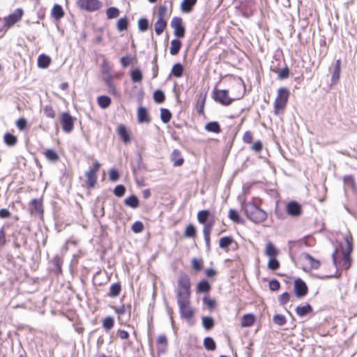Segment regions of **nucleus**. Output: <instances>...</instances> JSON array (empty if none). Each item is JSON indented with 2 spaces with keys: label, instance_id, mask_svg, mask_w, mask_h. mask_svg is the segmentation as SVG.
Returning <instances> with one entry per match:
<instances>
[{
  "label": "nucleus",
  "instance_id": "27",
  "mask_svg": "<svg viewBox=\"0 0 357 357\" xmlns=\"http://www.w3.org/2000/svg\"><path fill=\"white\" fill-rule=\"evenodd\" d=\"M124 203L132 208H136L139 206V199L137 196L131 195L124 200Z\"/></svg>",
  "mask_w": 357,
  "mask_h": 357
},
{
  "label": "nucleus",
  "instance_id": "52",
  "mask_svg": "<svg viewBox=\"0 0 357 357\" xmlns=\"http://www.w3.org/2000/svg\"><path fill=\"white\" fill-rule=\"evenodd\" d=\"M203 302L205 305L210 310H213L215 307V301L214 299H211L208 296H204L203 298Z\"/></svg>",
  "mask_w": 357,
  "mask_h": 357
},
{
  "label": "nucleus",
  "instance_id": "58",
  "mask_svg": "<svg viewBox=\"0 0 357 357\" xmlns=\"http://www.w3.org/2000/svg\"><path fill=\"white\" fill-rule=\"evenodd\" d=\"M268 286H269L270 290H271L273 291H278L280 287V282L277 280H275V279H273L269 282Z\"/></svg>",
  "mask_w": 357,
  "mask_h": 357
},
{
  "label": "nucleus",
  "instance_id": "17",
  "mask_svg": "<svg viewBox=\"0 0 357 357\" xmlns=\"http://www.w3.org/2000/svg\"><path fill=\"white\" fill-rule=\"evenodd\" d=\"M340 69H341V61L340 59L336 60L331 77V84H335L340 77Z\"/></svg>",
  "mask_w": 357,
  "mask_h": 357
},
{
  "label": "nucleus",
  "instance_id": "64",
  "mask_svg": "<svg viewBox=\"0 0 357 357\" xmlns=\"http://www.w3.org/2000/svg\"><path fill=\"white\" fill-rule=\"evenodd\" d=\"M117 336L121 340H126L129 337V333L126 331L119 329L117 331Z\"/></svg>",
  "mask_w": 357,
  "mask_h": 357
},
{
  "label": "nucleus",
  "instance_id": "14",
  "mask_svg": "<svg viewBox=\"0 0 357 357\" xmlns=\"http://www.w3.org/2000/svg\"><path fill=\"white\" fill-rule=\"evenodd\" d=\"M302 259L306 263V264L309 265V267L311 269H317L320 266V261L314 257H312L310 254L308 253H303L302 254Z\"/></svg>",
  "mask_w": 357,
  "mask_h": 357
},
{
  "label": "nucleus",
  "instance_id": "59",
  "mask_svg": "<svg viewBox=\"0 0 357 357\" xmlns=\"http://www.w3.org/2000/svg\"><path fill=\"white\" fill-rule=\"evenodd\" d=\"M27 125L26 120L24 118H20L16 122V126L20 130H24Z\"/></svg>",
  "mask_w": 357,
  "mask_h": 357
},
{
  "label": "nucleus",
  "instance_id": "39",
  "mask_svg": "<svg viewBox=\"0 0 357 357\" xmlns=\"http://www.w3.org/2000/svg\"><path fill=\"white\" fill-rule=\"evenodd\" d=\"M211 289V285L206 280H202L197 284L198 292H208Z\"/></svg>",
  "mask_w": 357,
  "mask_h": 357
},
{
  "label": "nucleus",
  "instance_id": "45",
  "mask_svg": "<svg viewBox=\"0 0 357 357\" xmlns=\"http://www.w3.org/2000/svg\"><path fill=\"white\" fill-rule=\"evenodd\" d=\"M196 228L192 225H188L185 230L184 236L187 238H194L196 235Z\"/></svg>",
  "mask_w": 357,
  "mask_h": 357
},
{
  "label": "nucleus",
  "instance_id": "16",
  "mask_svg": "<svg viewBox=\"0 0 357 357\" xmlns=\"http://www.w3.org/2000/svg\"><path fill=\"white\" fill-rule=\"evenodd\" d=\"M287 211L291 216H298L301 213V205L296 202H290L287 206Z\"/></svg>",
  "mask_w": 357,
  "mask_h": 357
},
{
  "label": "nucleus",
  "instance_id": "43",
  "mask_svg": "<svg viewBox=\"0 0 357 357\" xmlns=\"http://www.w3.org/2000/svg\"><path fill=\"white\" fill-rule=\"evenodd\" d=\"M202 325L205 329L210 330L214 326V321L212 317H202Z\"/></svg>",
  "mask_w": 357,
  "mask_h": 357
},
{
  "label": "nucleus",
  "instance_id": "12",
  "mask_svg": "<svg viewBox=\"0 0 357 357\" xmlns=\"http://www.w3.org/2000/svg\"><path fill=\"white\" fill-rule=\"evenodd\" d=\"M23 10L20 8L17 9L14 13L4 18V26L10 28L22 17Z\"/></svg>",
  "mask_w": 357,
  "mask_h": 357
},
{
  "label": "nucleus",
  "instance_id": "24",
  "mask_svg": "<svg viewBox=\"0 0 357 357\" xmlns=\"http://www.w3.org/2000/svg\"><path fill=\"white\" fill-rule=\"evenodd\" d=\"M118 134L125 143H129L130 142V135L123 125H121L118 128Z\"/></svg>",
  "mask_w": 357,
  "mask_h": 357
},
{
  "label": "nucleus",
  "instance_id": "5",
  "mask_svg": "<svg viewBox=\"0 0 357 357\" xmlns=\"http://www.w3.org/2000/svg\"><path fill=\"white\" fill-rule=\"evenodd\" d=\"M167 10L166 6H161L159 8L158 19L154 24L155 31L158 36L161 35L167 26V20L165 19Z\"/></svg>",
  "mask_w": 357,
  "mask_h": 357
},
{
  "label": "nucleus",
  "instance_id": "37",
  "mask_svg": "<svg viewBox=\"0 0 357 357\" xmlns=\"http://www.w3.org/2000/svg\"><path fill=\"white\" fill-rule=\"evenodd\" d=\"M209 211L208 210H202V211H200L198 212L197 213V220H198V222L200 223V224H204L208 216H209Z\"/></svg>",
  "mask_w": 357,
  "mask_h": 357
},
{
  "label": "nucleus",
  "instance_id": "36",
  "mask_svg": "<svg viewBox=\"0 0 357 357\" xmlns=\"http://www.w3.org/2000/svg\"><path fill=\"white\" fill-rule=\"evenodd\" d=\"M46 158L52 162H56L59 160V155L56 151L52 149H47L45 151Z\"/></svg>",
  "mask_w": 357,
  "mask_h": 357
},
{
  "label": "nucleus",
  "instance_id": "25",
  "mask_svg": "<svg viewBox=\"0 0 357 357\" xmlns=\"http://www.w3.org/2000/svg\"><path fill=\"white\" fill-rule=\"evenodd\" d=\"M51 61L50 57L45 54H40L38 58V66L41 68H46L48 67Z\"/></svg>",
  "mask_w": 357,
  "mask_h": 357
},
{
  "label": "nucleus",
  "instance_id": "21",
  "mask_svg": "<svg viewBox=\"0 0 357 357\" xmlns=\"http://www.w3.org/2000/svg\"><path fill=\"white\" fill-rule=\"evenodd\" d=\"M171 160L174 162L175 167H178L183 165V159L181 157V153L178 149H174L171 155Z\"/></svg>",
  "mask_w": 357,
  "mask_h": 357
},
{
  "label": "nucleus",
  "instance_id": "9",
  "mask_svg": "<svg viewBox=\"0 0 357 357\" xmlns=\"http://www.w3.org/2000/svg\"><path fill=\"white\" fill-rule=\"evenodd\" d=\"M77 4L82 9L87 11L97 10L102 6V3L98 0H78Z\"/></svg>",
  "mask_w": 357,
  "mask_h": 357
},
{
  "label": "nucleus",
  "instance_id": "33",
  "mask_svg": "<svg viewBox=\"0 0 357 357\" xmlns=\"http://www.w3.org/2000/svg\"><path fill=\"white\" fill-rule=\"evenodd\" d=\"M114 325V320L113 317L108 316L105 317L102 322V327L106 331H110Z\"/></svg>",
  "mask_w": 357,
  "mask_h": 357
},
{
  "label": "nucleus",
  "instance_id": "30",
  "mask_svg": "<svg viewBox=\"0 0 357 357\" xmlns=\"http://www.w3.org/2000/svg\"><path fill=\"white\" fill-rule=\"evenodd\" d=\"M205 129L208 132L214 133H219L221 131L220 126L216 121H211L208 123L205 126Z\"/></svg>",
  "mask_w": 357,
  "mask_h": 357
},
{
  "label": "nucleus",
  "instance_id": "51",
  "mask_svg": "<svg viewBox=\"0 0 357 357\" xmlns=\"http://www.w3.org/2000/svg\"><path fill=\"white\" fill-rule=\"evenodd\" d=\"M280 266V263L277 260L276 257L270 258L268 262V267L271 270L275 271L277 270Z\"/></svg>",
  "mask_w": 357,
  "mask_h": 357
},
{
  "label": "nucleus",
  "instance_id": "1",
  "mask_svg": "<svg viewBox=\"0 0 357 357\" xmlns=\"http://www.w3.org/2000/svg\"><path fill=\"white\" fill-rule=\"evenodd\" d=\"M353 250V238L350 233L345 234L344 241L340 245V251L335 249L333 253V262L335 266L347 270L351 264L350 254Z\"/></svg>",
  "mask_w": 357,
  "mask_h": 357
},
{
  "label": "nucleus",
  "instance_id": "54",
  "mask_svg": "<svg viewBox=\"0 0 357 357\" xmlns=\"http://www.w3.org/2000/svg\"><path fill=\"white\" fill-rule=\"evenodd\" d=\"M144 229V225L140 221L135 222L132 225V230L135 233H139Z\"/></svg>",
  "mask_w": 357,
  "mask_h": 357
},
{
  "label": "nucleus",
  "instance_id": "48",
  "mask_svg": "<svg viewBox=\"0 0 357 357\" xmlns=\"http://www.w3.org/2000/svg\"><path fill=\"white\" fill-rule=\"evenodd\" d=\"M43 112L47 118L54 119L55 117V112L50 105H45L43 107Z\"/></svg>",
  "mask_w": 357,
  "mask_h": 357
},
{
  "label": "nucleus",
  "instance_id": "57",
  "mask_svg": "<svg viewBox=\"0 0 357 357\" xmlns=\"http://www.w3.org/2000/svg\"><path fill=\"white\" fill-rule=\"evenodd\" d=\"M109 176L112 181H116L119 178V172L116 169H111L109 172Z\"/></svg>",
  "mask_w": 357,
  "mask_h": 357
},
{
  "label": "nucleus",
  "instance_id": "8",
  "mask_svg": "<svg viewBox=\"0 0 357 357\" xmlns=\"http://www.w3.org/2000/svg\"><path fill=\"white\" fill-rule=\"evenodd\" d=\"M172 28L174 29V34L177 38H183L185 36V27L183 25V20L179 17H174L172 18L170 24Z\"/></svg>",
  "mask_w": 357,
  "mask_h": 357
},
{
  "label": "nucleus",
  "instance_id": "63",
  "mask_svg": "<svg viewBox=\"0 0 357 357\" xmlns=\"http://www.w3.org/2000/svg\"><path fill=\"white\" fill-rule=\"evenodd\" d=\"M243 140L246 144H250L252 141V135L251 132L246 131L243 135Z\"/></svg>",
  "mask_w": 357,
  "mask_h": 357
},
{
  "label": "nucleus",
  "instance_id": "7",
  "mask_svg": "<svg viewBox=\"0 0 357 357\" xmlns=\"http://www.w3.org/2000/svg\"><path fill=\"white\" fill-rule=\"evenodd\" d=\"M100 167L98 161L93 162V167L86 172L85 176L87 178V184L89 188H93L97 182V172Z\"/></svg>",
  "mask_w": 357,
  "mask_h": 357
},
{
  "label": "nucleus",
  "instance_id": "47",
  "mask_svg": "<svg viewBox=\"0 0 357 357\" xmlns=\"http://www.w3.org/2000/svg\"><path fill=\"white\" fill-rule=\"evenodd\" d=\"M273 321L275 324L282 326L286 323V317L282 314H275L273 316Z\"/></svg>",
  "mask_w": 357,
  "mask_h": 357
},
{
  "label": "nucleus",
  "instance_id": "29",
  "mask_svg": "<svg viewBox=\"0 0 357 357\" xmlns=\"http://www.w3.org/2000/svg\"><path fill=\"white\" fill-rule=\"evenodd\" d=\"M183 73V67L179 63H175L172 68L171 75L176 77H181Z\"/></svg>",
  "mask_w": 357,
  "mask_h": 357
},
{
  "label": "nucleus",
  "instance_id": "18",
  "mask_svg": "<svg viewBox=\"0 0 357 357\" xmlns=\"http://www.w3.org/2000/svg\"><path fill=\"white\" fill-rule=\"evenodd\" d=\"M137 120L139 123H149L150 121V118L149 116L148 112L146 108L143 107H140L137 110Z\"/></svg>",
  "mask_w": 357,
  "mask_h": 357
},
{
  "label": "nucleus",
  "instance_id": "6",
  "mask_svg": "<svg viewBox=\"0 0 357 357\" xmlns=\"http://www.w3.org/2000/svg\"><path fill=\"white\" fill-rule=\"evenodd\" d=\"M242 96L243 94H240L238 96L231 98L229 97L227 90L215 89L213 91V99L225 106L229 105L234 99H239Z\"/></svg>",
  "mask_w": 357,
  "mask_h": 357
},
{
  "label": "nucleus",
  "instance_id": "15",
  "mask_svg": "<svg viewBox=\"0 0 357 357\" xmlns=\"http://www.w3.org/2000/svg\"><path fill=\"white\" fill-rule=\"evenodd\" d=\"M214 225V221L209 220L208 222H206L204 224L203 227V234H204V241L206 242V245L208 248L210 246V235L212 230V228Z\"/></svg>",
  "mask_w": 357,
  "mask_h": 357
},
{
  "label": "nucleus",
  "instance_id": "34",
  "mask_svg": "<svg viewBox=\"0 0 357 357\" xmlns=\"http://www.w3.org/2000/svg\"><path fill=\"white\" fill-rule=\"evenodd\" d=\"M171 118L172 114L169 109L165 108H162L160 109V119L163 123H167L170 121Z\"/></svg>",
  "mask_w": 357,
  "mask_h": 357
},
{
  "label": "nucleus",
  "instance_id": "44",
  "mask_svg": "<svg viewBox=\"0 0 357 357\" xmlns=\"http://www.w3.org/2000/svg\"><path fill=\"white\" fill-rule=\"evenodd\" d=\"M131 79L133 82H139L142 79V74L139 69L136 68L131 72Z\"/></svg>",
  "mask_w": 357,
  "mask_h": 357
},
{
  "label": "nucleus",
  "instance_id": "28",
  "mask_svg": "<svg viewBox=\"0 0 357 357\" xmlns=\"http://www.w3.org/2000/svg\"><path fill=\"white\" fill-rule=\"evenodd\" d=\"M312 310L311 305L306 304L305 305L298 306L296 308V312L299 317H304L307 313L310 312Z\"/></svg>",
  "mask_w": 357,
  "mask_h": 357
},
{
  "label": "nucleus",
  "instance_id": "60",
  "mask_svg": "<svg viewBox=\"0 0 357 357\" xmlns=\"http://www.w3.org/2000/svg\"><path fill=\"white\" fill-rule=\"evenodd\" d=\"M202 260H198L197 259L195 258L192 260V266L195 271H200L202 269Z\"/></svg>",
  "mask_w": 357,
  "mask_h": 357
},
{
  "label": "nucleus",
  "instance_id": "13",
  "mask_svg": "<svg viewBox=\"0 0 357 357\" xmlns=\"http://www.w3.org/2000/svg\"><path fill=\"white\" fill-rule=\"evenodd\" d=\"M294 292L298 297H303L307 293L306 284L300 278L295 280Z\"/></svg>",
  "mask_w": 357,
  "mask_h": 357
},
{
  "label": "nucleus",
  "instance_id": "55",
  "mask_svg": "<svg viewBox=\"0 0 357 357\" xmlns=\"http://www.w3.org/2000/svg\"><path fill=\"white\" fill-rule=\"evenodd\" d=\"M229 218L235 222H239V215L237 211L230 209L229 211Z\"/></svg>",
  "mask_w": 357,
  "mask_h": 357
},
{
  "label": "nucleus",
  "instance_id": "50",
  "mask_svg": "<svg viewBox=\"0 0 357 357\" xmlns=\"http://www.w3.org/2000/svg\"><path fill=\"white\" fill-rule=\"evenodd\" d=\"M138 27L141 31H146L149 29V21L146 18H141L138 21Z\"/></svg>",
  "mask_w": 357,
  "mask_h": 357
},
{
  "label": "nucleus",
  "instance_id": "61",
  "mask_svg": "<svg viewBox=\"0 0 357 357\" xmlns=\"http://www.w3.org/2000/svg\"><path fill=\"white\" fill-rule=\"evenodd\" d=\"M289 74V70L287 67H285L280 70L278 73V77L280 79H286L288 77Z\"/></svg>",
  "mask_w": 357,
  "mask_h": 357
},
{
  "label": "nucleus",
  "instance_id": "41",
  "mask_svg": "<svg viewBox=\"0 0 357 357\" xmlns=\"http://www.w3.org/2000/svg\"><path fill=\"white\" fill-rule=\"evenodd\" d=\"M4 142L10 146H14L17 143V137L12 134L6 133L4 135Z\"/></svg>",
  "mask_w": 357,
  "mask_h": 357
},
{
  "label": "nucleus",
  "instance_id": "22",
  "mask_svg": "<svg viewBox=\"0 0 357 357\" xmlns=\"http://www.w3.org/2000/svg\"><path fill=\"white\" fill-rule=\"evenodd\" d=\"M265 255L270 258L276 257L278 255V250L275 248L271 242H268L265 248Z\"/></svg>",
  "mask_w": 357,
  "mask_h": 357
},
{
  "label": "nucleus",
  "instance_id": "20",
  "mask_svg": "<svg viewBox=\"0 0 357 357\" xmlns=\"http://www.w3.org/2000/svg\"><path fill=\"white\" fill-rule=\"evenodd\" d=\"M197 0H183L181 4V9L183 13H190L195 5Z\"/></svg>",
  "mask_w": 357,
  "mask_h": 357
},
{
  "label": "nucleus",
  "instance_id": "32",
  "mask_svg": "<svg viewBox=\"0 0 357 357\" xmlns=\"http://www.w3.org/2000/svg\"><path fill=\"white\" fill-rule=\"evenodd\" d=\"M97 101L98 105L102 109L107 108L111 104V99L106 96H99Z\"/></svg>",
  "mask_w": 357,
  "mask_h": 357
},
{
  "label": "nucleus",
  "instance_id": "31",
  "mask_svg": "<svg viewBox=\"0 0 357 357\" xmlns=\"http://www.w3.org/2000/svg\"><path fill=\"white\" fill-rule=\"evenodd\" d=\"M121 290V286L119 283H114L109 288L108 296L112 298L116 297L119 295Z\"/></svg>",
  "mask_w": 357,
  "mask_h": 357
},
{
  "label": "nucleus",
  "instance_id": "19",
  "mask_svg": "<svg viewBox=\"0 0 357 357\" xmlns=\"http://www.w3.org/2000/svg\"><path fill=\"white\" fill-rule=\"evenodd\" d=\"M255 322V317L252 314H246L243 315L241 320L242 327H250Z\"/></svg>",
  "mask_w": 357,
  "mask_h": 357
},
{
  "label": "nucleus",
  "instance_id": "42",
  "mask_svg": "<svg viewBox=\"0 0 357 357\" xmlns=\"http://www.w3.org/2000/svg\"><path fill=\"white\" fill-rule=\"evenodd\" d=\"M204 345L205 348L208 351H213L215 349V343L214 340L210 337L204 338Z\"/></svg>",
  "mask_w": 357,
  "mask_h": 357
},
{
  "label": "nucleus",
  "instance_id": "46",
  "mask_svg": "<svg viewBox=\"0 0 357 357\" xmlns=\"http://www.w3.org/2000/svg\"><path fill=\"white\" fill-rule=\"evenodd\" d=\"M31 205L36 212L42 213L43 212L42 203L40 200L34 199L31 202Z\"/></svg>",
  "mask_w": 357,
  "mask_h": 357
},
{
  "label": "nucleus",
  "instance_id": "35",
  "mask_svg": "<svg viewBox=\"0 0 357 357\" xmlns=\"http://www.w3.org/2000/svg\"><path fill=\"white\" fill-rule=\"evenodd\" d=\"M128 21L127 17L120 18L116 23V28L119 31H125L128 29Z\"/></svg>",
  "mask_w": 357,
  "mask_h": 357
},
{
  "label": "nucleus",
  "instance_id": "11",
  "mask_svg": "<svg viewBox=\"0 0 357 357\" xmlns=\"http://www.w3.org/2000/svg\"><path fill=\"white\" fill-rule=\"evenodd\" d=\"M178 305L182 318L189 320L193 317L194 311L190 306V300L178 303Z\"/></svg>",
  "mask_w": 357,
  "mask_h": 357
},
{
  "label": "nucleus",
  "instance_id": "49",
  "mask_svg": "<svg viewBox=\"0 0 357 357\" xmlns=\"http://www.w3.org/2000/svg\"><path fill=\"white\" fill-rule=\"evenodd\" d=\"M154 100L158 103H162L165 100V94L161 90H157L153 94Z\"/></svg>",
  "mask_w": 357,
  "mask_h": 357
},
{
  "label": "nucleus",
  "instance_id": "62",
  "mask_svg": "<svg viewBox=\"0 0 357 357\" xmlns=\"http://www.w3.org/2000/svg\"><path fill=\"white\" fill-rule=\"evenodd\" d=\"M121 63L123 68H126L128 65L132 63V58L129 56H123L121 59Z\"/></svg>",
  "mask_w": 357,
  "mask_h": 357
},
{
  "label": "nucleus",
  "instance_id": "23",
  "mask_svg": "<svg viewBox=\"0 0 357 357\" xmlns=\"http://www.w3.org/2000/svg\"><path fill=\"white\" fill-rule=\"evenodd\" d=\"M182 43L178 39H173L171 41V47L169 50V53L172 55H176L181 47Z\"/></svg>",
  "mask_w": 357,
  "mask_h": 357
},
{
  "label": "nucleus",
  "instance_id": "53",
  "mask_svg": "<svg viewBox=\"0 0 357 357\" xmlns=\"http://www.w3.org/2000/svg\"><path fill=\"white\" fill-rule=\"evenodd\" d=\"M125 192L126 188L123 185H118L114 190V194L118 197H123Z\"/></svg>",
  "mask_w": 357,
  "mask_h": 357
},
{
  "label": "nucleus",
  "instance_id": "10",
  "mask_svg": "<svg viewBox=\"0 0 357 357\" xmlns=\"http://www.w3.org/2000/svg\"><path fill=\"white\" fill-rule=\"evenodd\" d=\"M75 119L68 113L63 112L61 116L62 129L65 132H70L74 127Z\"/></svg>",
  "mask_w": 357,
  "mask_h": 357
},
{
  "label": "nucleus",
  "instance_id": "26",
  "mask_svg": "<svg viewBox=\"0 0 357 357\" xmlns=\"http://www.w3.org/2000/svg\"><path fill=\"white\" fill-rule=\"evenodd\" d=\"M63 10L60 5L56 4L53 6L52 10V15L55 20H60L61 17H63Z\"/></svg>",
  "mask_w": 357,
  "mask_h": 357
},
{
  "label": "nucleus",
  "instance_id": "38",
  "mask_svg": "<svg viewBox=\"0 0 357 357\" xmlns=\"http://www.w3.org/2000/svg\"><path fill=\"white\" fill-rule=\"evenodd\" d=\"M120 14L119 10L116 7H110L106 11L107 17L108 19L116 18Z\"/></svg>",
  "mask_w": 357,
  "mask_h": 357
},
{
  "label": "nucleus",
  "instance_id": "4",
  "mask_svg": "<svg viewBox=\"0 0 357 357\" xmlns=\"http://www.w3.org/2000/svg\"><path fill=\"white\" fill-rule=\"evenodd\" d=\"M289 96V91L286 88H280L278 90L277 97L274 101V112L279 114L286 107Z\"/></svg>",
  "mask_w": 357,
  "mask_h": 357
},
{
  "label": "nucleus",
  "instance_id": "2",
  "mask_svg": "<svg viewBox=\"0 0 357 357\" xmlns=\"http://www.w3.org/2000/svg\"><path fill=\"white\" fill-rule=\"evenodd\" d=\"M243 207L247 218L255 223L262 222L267 218L266 213L252 202L244 203Z\"/></svg>",
  "mask_w": 357,
  "mask_h": 357
},
{
  "label": "nucleus",
  "instance_id": "56",
  "mask_svg": "<svg viewBox=\"0 0 357 357\" xmlns=\"http://www.w3.org/2000/svg\"><path fill=\"white\" fill-rule=\"evenodd\" d=\"M278 300L280 305H284L289 301V294L287 292H284L279 296Z\"/></svg>",
  "mask_w": 357,
  "mask_h": 357
},
{
  "label": "nucleus",
  "instance_id": "40",
  "mask_svg": "<svg viewBox=\"0 0 357 357\" xmlns=\"http://www.w3.org/2000/svg\"><path fill=\"white\" fill-rule=\"evenodd\" d=\"M233 242V238L230 236L222 237L220 239L219 245L222 249H227Z\"/></svg>",
  "mask_w": 357,
  "mask_h": 357
},
{
  "label": "nucleus",
  "instance_id": "3",
  "mask_svg": "<svg viewBox=\"0 0 357 357\" xmlns=\"http://www.w3.org/2000/svg\"><path fill=\"white\" fill-rule=\"evenodd\" d=\"M190 280L188 275L183 274L179 276L176 291L177 302L180 303L190 300Z\"/></svg>",
  "mask_w": 357,
  "mask_h": 357
}]
</instances>
